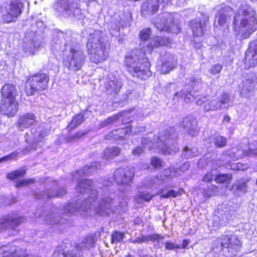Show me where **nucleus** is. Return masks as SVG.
<instances>
[{
    "instance_id": "obj_1",
    "label": "nucleus",
    "mask_w": 257,
    "mask_h": 257,
    "mask_svg": "<svg viewBox=\"0 0 257 257\" xmlns=\"http://www.w3.org/2000/svg\"><path fill=\"white\" fill-rule=\"evenodd\" d=\"M111 182L105 181V183L100 184L96 182L94 185L97 189H92L91 180H80L76 187L77 193L89 194L87 198L83 201V204L77 199L76 202H70L66 204L63 207V212L65 214H72L75 212H83L87 215L97 214L99 216H105L113 211L116 206L115 200V194L110 193L107 188L103 186H108Z\"/></svg>"
},
{
    "instance_id": "obj_2",
    "label": "nucleus",
    "mask_w": 257,
    "mask_h": 257,
    "mask_svg": "<svg viewBox=\"0 0 257 257\" xmlns=\"http://www.w3.org/2000/svg\"><path fill=\"white\" fill-rule=\"evenodd\" d=\"M151 30L150 29L143 30L140 33L141 50H133L125 57V64L127 71L134 77L146 80L151 76L150 70V63L146 57V53L152 52L153 49L162 46H167L170 43L169 39L166 37H154L150 41Z\"/></svg>"
},
{
    "instance_id": "obj_3",
    "label": "nucleus",
    "mask_w": 257,
    "mask_h": 257,
    "mask_svg": "<svg viewBox=\"0 0 257 257\" xmlns=\"http://www.w3.org/2000/svg\"><path fill=\"white\" fill-rule=\"evenodd\" d=\"M237 7L238 10L234 13L232 23L233 30L237 35L245 39L256 29V14L254 10L244 1L240 0Z\"/></svg>"
},
{
    "instance_id": "obj_4",
    "label": "nucleus",
    "mask_w": 257,
    "mask_h": 257,
    "mask_svg": "<svg viewBox=\"0 0 257 257\" xmlns=\"http://www.w3.org/2000/svg\"><path fill=\"white\" fill-rule=\"evenodd\" d=\"M57 36L63 39L66 50H69V53L66 55L64 61L65 66L73 72L81 70L86 60V56L83 47L75 43L69 34H64L62 31H59ZM61 43H63L62 41Z\"/></svg>"
},
{
    "instance_id": "obj_5",
    "label": "nucleus",
    "mask_w": 257,
    "mask_h": 257,
    "mask_svg": "<svg viewBox=\"0 0 257 257\" xmlns=\"http://www.w3.org/2000/svg\"><path fill=\"white\" fill-rule=\"evenodd\" d=\"M177 134L174 127H169L160 132L158 136L155 137L153 142L151 138L144 137L142 139V144L144 148L151 150L153 146L161 149L165 155L176 153L179 149L176 142Z\"/></svg>"
},
{
    "instance_id": "obj_6",
    "label": "nucleus",
    "mask_w": 257,
    "mask_h": 257,
    "mask_svg": "<svg viewBox=\"0 0 257 257\" xmlns=\"http://www.w3.org/2000/svg\"><path fill=\"white\" fill-rule=\"evenodd\" d=\"M107 42L101 31L95 30L88 38L86 47L90 60L95 63L106 60L108 56Z\"/></svg>"
},
{
    "instance_id": "obj_7",
    "label": "nucleus",
    "mask_w": 257,
    "mask_h": 257,
    "mask_svg": "<svg viewBox=\"0 0 257 257\" xmlns=\"http://www.w3.org/2000/svg\"><path fill=\"white\" fill-rule=\"evenodd\" d=\"M96 0H59L55 6L56 10L65 17L81 20L85 17L81 4L85 3L87 7Z\"/></svg>"
},
{
    "instance_id": "obj_8",
    "label": "nucleus",
    "mask_w": 257,
    "mask_h": 257,
    "mask_svg": "<svg viewBox=\"0 0 257 257\" xmlns=\"http://www.w3.org/2000/svg\"><path fill=\"white\" fill-rule=\"evenodd\" d=\"M23 7V4L19 0H13L4 3L1 7V13L4 22L10 23L15 22L21 15Z\"/></svg>"
},
{
    "instance_id": "obj_9",
    "label": "nucleus",
    "mask_w": 257,
    "mask_h": 257,
    "mask_svg": "<svg viewBox=\"0 0 257 257\" xmlns=\"http://www.w3.org/2000/svg\"><path fill=\"white\" fill-rule=\"evenodd\" d=\"M49 80L48 76L45 73L37 74L30 77L25 87L27 95L31 96L37 91L46 89Z\"/></svg>"
},
{
    "instance_id": "obj_10",
    "label": "nucleus",
    "mask_w": 257,
    "mask_h": 257,
    "mask_svg": "<svg viewBox=\"0 0 257 257\" xmlns=\"http://www.w3.org/2000/svg\"><path fill=\"white\" fill-rule=\"evenodd\" d=\"M172 18V15L169 13L160 14L153 20V23L157 29L160 31H165L178 33L180 31L179 27L174 24Z\"/></svg>"
},
{
    "instance_id": "obj_11",
    "label": "nucleus",
    "mask_w": 257,
    "mask_h": 257,
    "mask_svg": "<svg viewBox=\"0 0 257 257\" xmlns=\"http://www.w3.org/2000/svg\"><path fill=\"white\" fill-rule=\"evenodd\" d=\"M233 97L226 92L223 93L218 99H213L205 104L203 111L205 112L209 111H216L219 109H227L231 105Z\"/></svg>"
},
{
    "instance_id": "obj_12",
    "label": "nucleus",
    "mask_w": 257,
    "mask_h": 257,
    "mask_svg": "<svg viewBox=\"0 0 257 257\" xmlns=\"http://www.w3.org/2000/svg\"><path fill=\"white\" fill-rule=\"evenodd\" d=\"M18 242L0 247V257H38L34 254H29L25 249L18 245Z\"/></svg>"
},
{
    "instance_id": "obj_13",
    "label": "nucleus",
    "mask_w": 257,
    "mask_h": 257,
    "mask_svg": "<svg viewBox=\"0 0 257 257\" xmlns=\"http://www.w3.org/2000/svg\"><path fill=\"white\" fill-rule=\"evenodd\" d=\"M208 20V16L200 13V16H198L190 22V26L194 37H200L204 35L206 31V23Z\"/></svg>"
},
{
    "instance_id": "obj_14",
    "label": "nucleus",
    "mask_w": 257,
    "mask_h": 257,
    "mask_svg": "<svg viewBox=\"0 0 257 257\" xmlns=\"http://www.w3.org/2000/svg\"><path fill=\"white\" fill-rule=\"evenodd\" d=\"M56 208H53L50 210H44L41 214L35 213L34 215L39 221L49 225H54L60 222V216Z\"/></svg>"
},
{
    "instance_id": "obj_15",
    "label": "nucleus",
    "mask_w": 257,
    "mask_h": 257,
    "mask_svg": "<svg viewBox=\"0 0 257 257\" xmlns=\"http://www.w3.org/2000/svg\"><path fill=\"white\" fill-rule=\"evenodd\" d=\"M126 24V19L122 12L115 13L109 24L108 29L110 34L114 37L119 35L120 28H123Z\"/></svg>"
},
{
    "instance_id": "obj_16",
    "label": "nucleus",
    "mask_w": 257,
    "mask_h": 257,
    "mask_svg": "<svg viewBox=\"0 0 257 257\" xmlns=\"http://www.w3.org/2000/svg\"><path fill=\"white\" fill-rule=\"evenodd\" d=\"M218 240L222 247H226L232 252L233 250L238 251L241 245L237 236L233 233L224 234Z\"/></svg>"
},
{
    "instance_id": "obj_17",
    "label": "nucleus",
    "mask_w": 257,
    "mask_h": 257,
    "mask_svg": "<svg viewBox=\"0 0 257 257\" xmlns=\"http://www.w3.org/2000/svg\"><path fill=\"white\" fill-rule=\"evenodd\" d=\"M180 175V173L176 170L174 167H171L169 169H165L163 174L159 175L154 179L150 180L148 186L151 189L157 188L166 179H171L173 177Z\"/></svg>"
},
{
    "instance_id": "obj_18",
    "label": "nucleus",
    "mask_w": 257,
    "mask_h": 257,
    "mask_svg": "<svg viewBox=\"0 0 257 257\" xmlns=\"http://www.w3.org/2000/svg\"><path fill=\"white\" fill-rule=\"evenodd\" d=\"M134 175L132 169L126 168H119L114 173V180L118 185H128L132 180Z\"/></svg>"
},
{
    "instance_id": "obj_19",
    "label": "nucleus",
    "mask_w": 257,
    "mask_h": 257,
    "mask_svg": "<svg viewBox=\"0 0 257 257\" xmlns=\"http://www.w3.org/2000/svg\"><path fill=\"white\" fill-rule=\"evenodd\" d=\"M169 2V0H147L142 5V12L144 14L147 13H156L160 7L164 8Z\"/></svg>"
},
{
    "instance_id": "obj_20",
    "label": "nucleus",
    "mask_w": 257,
    "mask_h": 257,
    "mask_svg": "<svg viewBox=\"0 0 257 257\" xmlns=\"http://www.w3.org/2000/svg\"><path fill=\"white\" fill-rule=\"evenodd\" d=\"M18 103L15 99H2L0 104L1 111L8 116H13L18 111Z\"/></svg>"
},
{
    "instance_id": "obj_21",
    "label": "nucleus",
    "mask_w": 257,
    "mask_h": 257,
    "mask_svg": "<svg viewBox=\"0 0 257 257\" xmlns=\"http://www.w3.org/2000/svg\"><path fill=\"white\" fill-rule=\"evenodd\" d=\"M240 95L245 98H250L254 95L255 83L252 79H245L239 85Z\"/></svg>"
},
{
    "instance_id": "obj_22",
    "label": "nucleus",
    "mask_w": 257,
    "mask_h": 257,
    "mask_svg": "<svg viewBox=\"0 0 257 257\" xmlns=\"http://www.w3.org/2000/svg\"><path fill=\"white\" fill-rule=\"evenodd\" d=\"M105 87L108 94L115 97L120 91L122 86V82L112 76H108V79L105 83Z\"/></svg>"
},
{
    "instance_id": "obj_23",
    "label": "nucleus",
    "mask_w": 257,
    "mask_h": 257,
    "mask_svg": "<svg viewBox=\"0 0 257 257\" xmlns=\"http://www.w3.org/2000/svg\"><path fill=\"white\" fill-rule=\"evenodd\" d=\"M25 218L23 217L13 218L11 216L5 217L0 219V230L8 228L15 230L16 227L21 223L25 222Z\"/></svg>"
},
{
    "instance_id": "obj_24",
    "label": "nucleus",
    "mask_w": 257,
    "mask_h": 257,
    "mask_svg": "<svg viewBox=\"0 0 257 257\" xmlns=\"http://www.w3.org/2000/svg\"><path fill=\"white\" fill-rule=\"evenodd\" d=\"M162 61L161 71L165 74L168 73L174 69L177 64L176 59L171 54L167 53L162 56Z\"/></svg>"
},
{
    "instance_id": "obj_25",
    "label": "nucleus",
    "mask_w": 257,
    "mask_h": 257,
    "mask_svg": "<svg viewBox=\"0 0 257 257\" xmlns=\"http://www.w3.org/2000/svg\"><path fill=\"white\" fill-rule=\"evenodd\" d=\"M36 117L32 113H27L20 117L17 126L21 131L29 127L36 121Z\"/></svg>"
},
{
    "instance_id": "obj_26",
    "label": "nucleus",
    "mask_w": 257,
    "mask_h": 257,
    "mask_svg": "<svg viewBox=\"0 0 257 257\" xmlns=\"http://www.w3.org/2000/svg\"><path fill=\"white\" fill-rule=\"evenodd\" d=\"M183 127L191 136H195L197 133V122L196 118L192 116H187L182 121Z\"/></svg>"
},
{
    "instance_id": "obj_27",
    "label": "nucleus",
    "mask_w": 257,
    "mask_h": 257,
    "mask_svg": "<svg viewBox=\"0 0 257 257\" xmlns=\"http://www.w3.org/2000/svg\"><path fill=\"white\" fill-rule=\"evenodd\" d=\"M66 193V191L64 188L52 191L46 190L42 193L37 194L36 198L38 199H45L47 198L59 197L63 196Z\"/></svg>"
},
{
    "instance_id": "obj_28",
    "label": "nucleus",
    "mask_w": 257,
    "mask_h": 257,
    "mask_svg": "<svg viewBox=\"0 0 257 257\" xmlns=\"http://www.w3.org/2000/svg\"><path fill=\"white\" fill-rule=\"evenodd\" d=\"M257 64V53L250 49L249 47L244 59V68L249 69Z\"/></svg>"
},
{
    "instance_id": "obj_29",
    "label": "nucleus",
    "mask_w": 257,
    "mask_h": 257,
    "mask_svg": "<svg viewBox=\"0 0 257 257\" xmlns=\"http://www.w3.org/2000/svg\"><path fill=\"white\" fill-rule=\"evenodd\" d=\"M1 93L3 96L2 99H14L17 95V91L15 85L6 84L1 89Z\"/></svg>"
},
{
    "instance_id": "obj_30",
    "label": "nucleus",
    "mask_w": 257,
    "mask_h": 257,
    "mask_svg": "<svg viewBox=\"0 0 257 257\" xmlns=\"http://www.w3.org/2000/svg\"><path fill=\"white\" fill-rule=\"evenodd\" d=\"M254 146L255 147L254 149H248L246 150L240 148L238 149L235 152H233L235 155L234 158L238 159L245 156L253 157L257 156V141L254 142Z\"/></svg>"
},
{
    "instance_id": "obj_31",
    "label": "nucleus",
    "mask_w": 257,
    "mask_h": 257,
    "mask_svg": "<svg viewBox=\"0 0 257 257\" xmlns=\"http://www.w3.org/2000/svg\"><path fill=\"white\" fill-rule=\"evenodd\" d=\"M96 241V237L95 235L89 234L77 245L81 250H87L94 246Z\"/></svg>"
},
{
    "instance_id": "obj_32",
    "label": "nucleus",
    "mask_w": 257,
    "mask_h": 257,
    "mask_svg": "<svg viewBox=\"0 0 257 257\" xmlns=\"http://www.w3.org/2000/svg\"><path fill=\"white\" fill-rule=\"evenodd\" d=\"M130 129L129 127L118 128L111 132L106 136V138L107 139L112 138L113 140H116L118 139H123L126 135H130Z\"/></svg>"
},
{
    "instance_id": "obj_33",
    "label": "nucleus",
    "mask_w": 257,
    "mask_h": 257,
    "mask_svg": "<svg viewBox=\"0 0 257 257\" xmlns=\"http://www.w3.org/2000/svg\"><path fill=\"white\" fill-rule=\"evenodd\" d=\"M101 164L99 162H95L90 165H86L83 169L79 170L74 175V178H77V176L82 177L84 175H88L90 174L93 170L100 168Z\"/></svg>"
},
{
    "instance_id": "obj_34",
    "label": "nucleus",
    "mask_w": 257,
    "mask_h": 257,
    "mask_svg": "<svg viewBox=\"0 0 257 257\" xmlns=\"http://www.w3.org/2000/svg\"><path fill=\"white\" fill-rule=\"evenodd\" d=\"M31 133L33 135L32 142L33 143H36L41 142L43 139L48 135V130L43 127H39L37 131L35 129L32 128Z\"/></svg>"
},
{
    "instance_id": "obj_35",
    "label": "nucleus",
    "mask_w": 257,
    "mask_h": 257,
    "mask_svg": "<svg viewBox=\"0 0 257 257\" xmlns=\"http://www.w3.org/2000/svg\"><path fill=\"white\" fill-rule=\"evenodd\" d=\"M249 180L248 179L241 178L236 181L232 186V189L240 192L245 193L247 191L248 182Z\"/></svg>"
},
{
    "instance_id": "obj_36",
    "label": "nucleus",
    "mask_w": 257,
    "mask_h": 257,
    "mask_svg": "<svg viewBox=\"0 0 257 257\" xmlns=\"http://www.w3.org/2000/svg\"><path fill=\"white\" fill-rule=\"evenodd\" d=\"M230 17L227 14L222 13L220 12L218 16H216L214 21V27L217 28L218 26H221L223 28L228 27V21L229 20Z\"/></svg>"
},
{
    "instance_id": "obj_37",
    "label": "nucleus",
    "mask_w": 257,
    "mask_h": 257,
    "mask_svg": "<svg viewBox=\"0 0 257 257\" xmlns=\"http://www.w3.org/2000/svg\"><path fill=\"white\" fill-rule=\"evenodd\" d=\"M186 85L190 87V88L198 90L203 85L202 78L198 76H192L186 80Z\"/></svg>"
},
{
    "instance_id": "obj_38",
    "label": "nucleus",
    "mask_w": 257,
    "mask_h": 257,
    "mask_svg": "<svg viewBox=\"0 0 257 257\" xmlns=\"http://www.w3.org/2000/svg\"><path fill=\"white\" fill-rule=\"evenodd\" d=\"M164 237V236H161L158 234H149L147 235L142 236L141 237H138L136 239L135 242L142 243L152 241L153 242H157L159 243V240L160 239H163Z\"/></svg>"
},
{
    "instance_id": "obj_39",
    "label": "nucleus",
    "mask_w": 257,
    "mask_h": 257,
    "mask_svg": "<svg viewBox=\"0 0 257 257\" xmlns=\"http://www.w3.org/2000/svg\"><path fill=\"white\" fill-rule=\"evenodd\" d=\"M181 193L179 191H176L173 189L169 190L168 187H165L163 189L159 190L156 195H161V197L163 198H169L171 197H176L180 195Z\"/></svg>"
},
{
    "instance_id": "obj_40",
    "label": "nucleus",
    "mask_w": 257,
    "mask_h": 257,
    "mask_svg": "<svg viewBox=\"0 0 257 257\" xmlns=\"http://www.w3.org/2000/svg\"><path fill=\"white\" fill-rule=\"evenodd\" d=\"M120 153V149L117 147L107 148L104 151L103 158L107 160L113 159L119 155Z\"/></svg>"
},
{
    "instance_id": "obj_41",
    "label": "nucleus",
    "mask_w": 257,
    "mask_h": 257,
    "mask_svg": "<svg viewBox=\"0 0 257 257\" xmlns=\"http://www.w3.org/2000/svg\"><path fill=\"white\" fill-rule=\"evenodd\" d=\"M211 142L217 148H223L226 145V138L216 134L211 137Z\"/></svg>"
},
{
    "instance_id": "obj_42",
    "label": "nucleus",
    "mask_w": 257,
    "mask_h": 257,
    "mask_svg": "<svg viewBox=\"0 0 257 257\" xmlns=\"http://www.w3.org/2000/svg\"><path fill=\"white\" fill-rule=\"evenodd\" d=\"M153 197V195L147 191H139L135 197V200L138 203H141L143 201L149 202Z\"/></svg>"
},
{
    "instance_id": "obj_43",
    "label": "nucleus",
    "mask_w": 257,
    "mask_h": 257,
    "mask_svg": "<svg viewBox=\"0 0 257 257\" xmlns=\"http://www.w3.org/2000/svg\"><path fill=\"white\" fill-rule=\"evenodd\" d=\"M84 121V115L81 113L76 115L68 126L69 130H73L79 125Z\"/></svg>"
},
{
    "instance_id": "obj_44",
    "label": "nucleus",
    "mask_w": 257,
    "mask_h": 257,
    "mask_svg": "<svg viewBox=\"0 0 257 257\" xmlns=\"http://www.w3.org/2000/svg\"><path fill=\"white\" fill-rule=\"evenodd\" d=\"M198 154V151L197 148H190L188 147H186L184 149L182 155L185 158L189 159L197 156Z\"/></svg>"
},
{
    "instance_id": "obj_45",
    "label": "nucleus",
    "mask_w": 257,
    "mask_h": 257,
    "mask_svg": "<svg viewBox=\"0 0 257 257\" xmlns=\"http://www.w3.org/2000/svg\"><path fill=\"white\" fill-rule=\"evenodd\" d=\"M66 253V257H80L82 255L81 250L77 244L68 250Z\"/></svg>"
},
{
    "instance_id": "obj_46",
    "label": "nucleus",
    "mask_w": 257,
    "mask_h": 257,
    "mask_svg": "<svg viewBox=\"0 0 257 257\" xmlns=\"http://www.w3.org/2000/svg\"><path fill=\"white\" fill-rule=\"evenodd\" d=\"M26 174L24 169L17 170L7 174V177L12 180L17 179L19 177H23Z\"/></svg>"
},
{
    "instance_id": "obj_47",
    "label": "nucleus",
    "mask_w": 257,
    "mask_h": 257,
    "mask_svg": "<svg viewBox=\"0 0 257 257\" xmlns=\"http://www.w3.org/2000/svg\"><path fill=\"white\" fill-rule=\"evenodd\" d=\"M232 176L231 174H219L216 175L215 177V180L217 183H225L228 182L231 180Z\"/></svg>"
},
{
    "instance_id": "obj_48",
    "label": "nucleus",
    "mask_w": 257,
    "mask_h": 257,
    "mask_svg": "<svg viewBox=\"0 0 257 257\" xmlns=\"http://www.w3.org/2000/svg\"><path fill=\"white\" fill-rule=\"evenodd\" d=\"M124 234L119 231H114L111 234V243H117L122 240Z\"/></svg>"
},
{
    "instance_id": "obj_49",
    "label": "nucleus",
    "mask_w": 257,
    "mask_h": 257,
    "mask_svg": "<svg viewBox=\"0 0 257 257\" xmlns=\"http://www.w3.org/2000/svg\"><path fill=\"white\" fill-rule=\"evenodd\" d=\"M53 257H66L64 246L62 245L58 246L53 253Z\"/></svg>"
},
{
    "instance_id": "obj_50",
    "label": "nucleus",
    "mask_w": 257,
    "mask_h": 257,
    "mask_svg": "<svg viewBox=\"0 0 257 257\" xmlns=\"http://www.w3.org/2000/svg\"><path fill=\"white\" fill-rule=\"evenodd\" d=\"M34 182V180L33 179H22L19 180L16 182V186L17 187H23L33 184Z\"/></svg>"
},
{
    "instance_id": "obj_51",
    "label": "nucleus",
    "mask_w": 257,
    "mask_h": 257,
    "mask_svg": "<svg viewBox=\"0 0 257 257\" xmlns=\"http://www.w3.org/2000/svg\"><path fill=\"white\" fill-rule=\"evenodd\" d=\"M222 69V66L219 64H216L211 66L209 70L210 73L212 75L219 74Z\"/></svg>"
},
{
    "instance_id": "obj_52",
    "label": "nucleus",
    "mask_w": 257,
    "mask_h": 257,
    "mask_svg": "<svg viewBox=\"0 0 257 257\" xmlns=\"http://www.w3.org/2000/svg\"><path fill=\"white\" fill-rule=\"evenodd\" d=\"M130 127V135L136 134L140 132H145L146 131V127L145 126H131Z\"/></svg>"
},
{
    "instance_id": "obj_53",
    "label": "nucleus",
    "mask_w": 257,
    "mask_h": 257,
    "mask_svg": "<svg viewBox=\"0 0 257 257\" xmlns=\"http://www.w3.org/2000/svg\"><path fill=\"white\" fill-rule=\"evenodd\" d=\"M119 118V116L118 115H114L112 116H110L108 118H107L106 119L104 120L103 122L101 123V126H105L117 120Z\"/></svg>"
},
{
    "instance_id": "obj_54",
    "label": "nucleus",
    "mask_w": 257,
    "mask_h": 257,
    "mask_svg": "<svg viewBox=\"0 0 257 257\" xmlns=\"http://www.w3.org/2000/svg\"><path fill=\"white\" fill-rule=\"evenodd\" d=\"M165 247L167 250H174L175 249H180L181 248L180 245H177L170 241H167L165 243Z\"/></svg>"
},
{
    "instance_id": "obj_55",
    "label": "nucleus",
    "mask_w": 257,
    "mask_h": 257,
    "mask_svg": "<svg viewBox=\"0 0 257 257\" xmlns=\"http://www.w3.org/2000/svg\"><path fill=\"white\" fill-rule=\"evenodd\" d=\"M215 176V174L213 173V171L207 173L202 178V181L204 182H211Z\"/></svg>"
},
{
    "instance_id": "obj_56",
    "label": "nucleus",
    "mask_w": 257,
    "mask_h": 257,
    "mask_svg": "<svg viewBox=\"0 0 257 257\" xmlns=\"http://www.w3.org/2000/svg\"><path fill=\"white\" fill-rule=\"evenodd\" d=\"M84 135H85V133L78 132L73 135L68 136V137L66 139V141L67 142H72V141L75 140L76 139H77L78 138L82 137Z\"/></svg>"
},
{
    "instance_id": "obj_57",
    "label": "nucleus",
    "mask_w": 257,
    "mask_h": 257,
    "mask_svg": "<svg viewBox=\"0 0 257 257\" xmlns=\"http://www.w3.org/2000/svg\"><path fill=\"white\" fill-rule=\"evenodd\" d=\"M151 164L155 168H160L162 166V161L158 158L153 157L151 159Z\"/></svg>"
},
{
    "instance_id": "obj_58",
    "label": "nucleus",
    "mask_w": 257,
    "mask_h": 257,
    "mask_svg": "<svg viewBox=\"0 0 257 257\" xmlns=\"http://www.w3.org/2000/svg\"><path fill=\"white\" fill-rule=\"evenodd\" d=\"M195 100L196 104L200 105L206 102L207 100V98L206 96L201 95L196 97Z\"/></svg>"
},
{
    "instance_id": "obj_59",
    "label": "nucleus",
    "mask_w": 257,
    "mask_h": 257,
    "mask_svg": "<svg viewBox=\"0 0 257 257\" xmlns=\"http://www.w3.org/2000/svg\"><path fill=\"white\" fill-rule=\"evenodd\" d=\"M190 168V164L188 162L184 163L180 168H176V170L180 173V175L187 171Z\"/></svg>"
},
{
    "instance_id": "obj_60",
    "label": "nucleus",
    "mask_w": 257,
    "mask_h": 257,
    "mask_svg": "<svg viewBox=\"0 0 257 257\" xmlns=\"http://www.w3.org/2000/svg\"><path fill=\"white\" fill-rule=\"evenodd\" d=\"M144 153V149L141 147H137L132 150V153L136 156H140Z\"/></svg>"
},
{
    "instance_id": "obj_61",
    "label": "nucleus",
    "mask_w": 257,
    "mask_h": 257,
    "mask_svg": "<svg viewBox=\"0 0 257 257\" xmlns=\"http://www.w3.org/2000/svg\"><path fill=\"white\" fill-rule=\"evenodd\" d=\"M195 99L196 97L191 92H190L185 95L184 100L186 102L189 103L193 102L195 100Z\"/></svg>"
},
{
    "instance_id": "obj_62",
    "label": "nucleus",
    "mask_w": 257,
    "mask_h": 257,
    "mask_svg": "<svg viewBox=\"0 0 257 257\" xmlns=\"http://www.w3.org/2000/svg\"><path fill=\"white\" fill-rule=\"evenodd\" d=\"M26 51L34 52L37 48V46L33 42H31L30 43V47L27 48L26 46H25Z\"/></svg>"
},
{
    "instance_id": "obj_63",
    "label": "nucleus",
    "mask_w": 257,
    "mask_h": 257,
    "mask_svg": "<svg viewBox=\"0 0 257 257\" xmlns=\"http://www.w3.org/2000/svg\"><path fill=\"white\" fill-rule=\"evenodd\" d=\"M16 156V155L15 154L12 153L8 156H6L2 158L1 159H0V162L11 160Z\"/></svg>"
},
{
    "instance_id": "obj_64",
    "label": "nucleus",
    "mask_w": 257,
    "mask_h": 257,
    "mask_svg": "<svg viewBox=\"0 0 257 257\" xmlns=\"http://www.w3.org/2000/svg\"><path fill=\"white\" fill-rule=\"evenodd\" d=\"M250 49L254 51L255 53H257V41L250 45Z\"/></svg>"
}]
</instances>
